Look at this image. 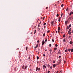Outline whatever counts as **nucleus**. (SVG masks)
<instances>
[{
  "label": "nucleus",
  "instance_id": "1",
  "mask_svg": "<svg viewBox=\"0 0 73 73\" xmlns=\"http://www.w3.org/2000/svg\"><path fill=\"white\" fill-rule=\"evenodd\" d=\"M36 71H37L38 70L40 71V68H38V67H37L36 68Z\"/></svg>",
  "mask_w": 73,
  "mask_h": 73
},
{
  "label": "nucleus",
  "instance_id": "2",
  "mask_svg": "<svg viewBox=\"0 0 73 73\" xmlns=\"http://www.w3.org/2000/svg\"><path fill=\"white\" fill-rule=\"evenodd\" d=\"M73 17L72 16H70L69 17V19H68V20L69 21H70V20H71V19H72V18Z\"/></svg>",
  "mask_w": 73,
  "mask_h": 73
},
{
  "label": "nucleus",
  "instance_id": "3",
  "mask_svg": "<svg viewBox=\"0 0 73 73\" xmlns=\"http://www.w3.org/2000/svg\"><path fill=\"white\" fill-rule=\"evenodd\" d=\"M56 65H57L56 64H54L52 66L53 68H55V67H56Z\"/></svg>",
  "mask_w": 73,
  "mask_h": 73
},
{
  "label": "nucleus",
  "instance_id": "4",
  "mask_svg": "<svg viewBox=\"0 0 73 73\" xmlns=\"http://www.w3.org/2000/svg\"><path fill=\"white\" fill-rule=\"evenodd\" d=\"M43 69H46V66L45 65H44L43 66Z\"/></svg>",
  "mask_w": 73,
  "mask_h": 73
},
{
  "label": "nucleus",
  "instance_id": "5",
  "mask_svg": "<svg viewBox=\"0 0 73 73\" xmlns=\"http://www.w3.org/2000/svg\"><path fill=\"white\" fill-rule=\"evenodd\" d=\"M65 24H66L67 25L68 24V21H66L65 22Z\"/></svg>",
  "mask_w": 73,
  "mask_h": 73
},
{
  "label": "nucleus",
  "instance_id": "6",
  "mask_svg": "<svg viewBox=\"0 0 73 73\" xmlns=\"http://www.w3.org/2000/svg\"><path fill=\"white\" fill-rule=\"evenodd\" d=\"M44 44H45V41H42V45H43Z\"/></svg>",
  "mask_w": 73,
  "mask_h": 73
},
{
  "label": "nucleus",
  "instance_id": "7",
  "mask_svg": "<svg viewBox=\"0 0 73 73\" xmlns=\"http://www.w3.org/2000/svg\"><path fill=\"white\" fill-rule=\"evenodd\" d=\"M68 33L70 35L72 34V33L68 31Z\"/></svg>",
  "mask_w": 73,
  "mask_h": 73
},
{
  "label": "nucleus",
  "instance_id": "8",
  "mask_svg": "<svg viewBox=\"0 0 73 73\" xmlns=\"http://www.w3.org/2000/svg\"><path fill=\"white\" fill-rule=\"evenodd\" d=\"M53 23H54V21H53L51 23V25H53Z\"/></svg>",
  "mask_w": 73,
  "mask_h": 73
},
{
  "label": "nucleus",
  "instance_id": "9",
  "mask_svg": "<svg viewBox=\"0 0 73 73\" xmlns=\"http://www.w3.org/2000/svg\"><path fill=\"white\" fill-rule=\"evenodd\" d=\"M70 44H73V42L70 41Z\"/></svg>",
  "mask_w": 73,
  "mask_h": 73
},
{
  "label": "nucleus",
  "instance_id": "10",
  "mask_svg": "<svg viewBox=\"0 0 73 73\" xmlns=\"http://www.w3.org/2000/svg\"><path fill=\"white\" fill-rule=\"evenodd\" d=\"M60 27H58V32H60Z\"/></svg>",
  "mask_w": 73,
  "mask_h": 73
},
{
  "label": "nucleus",
  "instance_id": "11",
  "mask_svg": "<svg viewBox=\"0 0 73 73\" xmlns=\"http://www.w3.org/2000/svg\"><path fill=\"white\" fill-rule=\"evenodd\" d=\"M72 31V29H71V28H70L68 32H71V31Z\"/></svg>",
  "mask_w": 73,
  "mask_h": 73
},
{
  "label": "nucleus",
  "instance_id": "12",
  "mask_svg": "<svg viewBox=\"0 0 73 73\" xmlns=\"http://www.w3.org/2000/svg\"><path fill=\"white\" fill-rule=\"evenodd\" d=\"M58 54H61V52H60V50H59V51L58 52Z\"/></svg>",
  "mask_w": 73,
  "mask_h": 73
},
{
  "label": "nucleus",
  "instance_id": "13",
  "mask_svg": "<svg viewBox=\"0 0 73 73\" xmlns=\"http://www.w3.org/2000/svg\"><path fill=\"white\" fill-rule=\"evenodd\" d=\"M25 67V66L23 65L22 67V69H24V67Z\"/></svg>",
  "mask_w": 73,
  "mask_h": 73
},
{
  "label": "nucleus",
  "instance_id": "14",
  "mask_svg": "<svg viewBox=\"0 0 73 73\" xmlns=\"http://www.w3.org/2000/svg\"><path fill=\"white\" fill-rule=\"evenodd\" d=\"M54 50H57V48H54Z\"/></svg>",
  "mask_w": 73,
  "mask_h": 73
},
{
  "label": "nucleus",
  "instance_id": "15",
  "mask_svg": "<svg viewBox=\"0 0 73 73\" xmlns=\"http://www.w3.org/2000/svg\"><path fill=\"white\" fill-rule=\"evenodd\" d=\"M47 66H48V68H50V65H49V64H48L47 65Z\"/></svg>",
  "mask_w": 73,
  "mask_h": 73
},
{
  "label": "nucleus",
  "instance_id": "16",
  "mask_svg": "<svg viewBox=\"0 0 73 73\" xmlns=\"http://www.w3.org/2000/svg\"><path fill=\"white\" fill-rule=\"evenodd\" d=\"M45 36V33H44L43 35V36L44 37Z\"/></svg>",
  "mask_w": 73,
  "mask_h": 73
},
{
  "label": "nucleus",
  "instance_id": "17",
  "mask_svg": "<svg viewBox=\"0 0 73 73\" xmlns=\"http://www.w3.org/2000/svg\"><path fill=\"white\" fill-rule=\"evenodd\" d=\"M61 62V60H59V62L60 64V62Z\"/></svg>",
  "mask_w": 73,
  "mask_h": 73
},
{
  "label": "nucleus",
  "instance_id": "18",
  "mask_svg": "<svg viewBox=\"0 0 73 73\" xmlns=\"http://www.w3.org/2000/svg\"><path fill=\"white\" fill-rule=\"evenodd\" d=\"M70 49H68V51H69V52H70Z\"/></svg>",
  "mask_w": 73,
  "mask_h": 73
},
{
  "label": "nucleus",
  "instance_id": "19",
  "mask_svg": "<svg viewBox=\"0 0 73 73\" xmlns=\"http://www.w3.org/2000/svg\"><path fill=\"white\" fill-rule=\"evenodd\" d=\"M71 52H73V48H72V49L71 50Z\"/></svg>",
  "mask_w": 73,
  "mask_h": 73
},
{
  "label": "nucleus",
  "instance_id": "20",
  "mask_svg": "<svg viewBox=\"0 0 73 73\" xmlns=\"http://www.w3.org/2000/svg\"><path fill=\"white\" fill-rule=\"evenodd\" d=\"M49 51H50V52H52V50L51 49H50L49 50Z\"/></svg>",
  "mask_w": 73,
  "mask_h": 73
},
{
  "label": "nucleus",
  "instance_id": "21",
  "mask_svg": "<svg viewBox=\"0 0 73 73\" xmlns=\"http://www.w3.org/2000/svg\"><path fill=\"white\" fill-rule=\"evenodd\" d=\"M27 66H26L25 68V69H27Z\"/></svg>",
  "mask_w": 73,
  "mask_h": 73
},
{
  "label": "nucleus",
  "instance_id": "22",
  "mask_svg": "<svg viewBox=\"0 0 73 73\" xmlns=\"http://www.w3.org/2000/svg\"><path fill=\"white\" fill-rule=\"evenodd\" d=\"M71 14H72V12H71L70 13V14H69V15L70 16L71 15Z\"/></svg>",
  "mask_w": 73,
  "mask_h": 73
},
{
  "label": "nucleus",
  "instance_id": "23",
  "mask_svg": "<svg viewBox=\"0 0 73 73\" xmlns=\"http://www.w3.org/2000/svg\"><path fill=\"white\" fill-rule=\"evenodd\" d=\"M69 28H70L71 27V24H70L69 26Z\"/></svg>",
  "mask_w": 73,
  "mask_h": 73
},
{
  "label": "nucleus",
  "instance_id": "24",
  "mask_svg": "<svg viewBox=\"0 0 73 73\" xmlns=\"http://www.w3.org/2000/svg\"><path fill=\"white\" fill-rule=\"evenodd\" d=\"M26 50H28V47L27 46L26 47Z\"/></svg>",
  "mask_w": 73,
  "mask_h": 73
},
{
  "label": "nucleus",
  "instance_id": "25",
  "mask_svg": "<svg viewBox=\"0 0 73 73\" xmlns=\"http://www.w3.org/2000/svg\"><path fill=\"white\" fill-rule=\"evenodd\" d=\"M68 51V50H65V52H67V51Z\"/></svg>",
  "mask_w": 73,
  "mask_h": 73
},
{
  "label": "nucleus",
  "instance_id": "26",
  "mask_svg": "<svg viewBox=\"0 0 73 73\" xmlns=\"http://www.w3.org/2000/svg\"><path fill=\"white\" fill-rule=\"evenodd\" d=\"M45 41L46 42V41H47V39L46 38V39L45 40Z\"/></svg>",
  "mask_w": 73,
  "mask_h": 73
},
{
  "label": "nucleus",
  "instance_id": "27",
  "mask_svg": "<svg viewBox=\"0 0 73 73\" xmlns=\"http://www.w3.org/2000/svg\"><path fill=\"white\" fill-rule=\"evenodd\" d=\"M59 16V15H58V14H57L56 15V17H58V16Z\"/></svg>",
  "mask_w": 73,
  "mask_h": 73
},
{
  "label": "nucleus",
  "instance_id": "28",
  "mask_svg": "<svg viewBox=\"0 0 73 73\" xmlns=\"http://www.w3.org/2000/svg\"><path fill=\"white\" fill-rule=\"evenodd\" d=\"M58 46V45H57V44H55V46H56V47H57Z\"/></svg>",
  "mask_w": 73,
  "mask_h": 73
},
{
  "label": "nucleus",
  "instance_id": "29",
  "mask_svg": "<svg viewBox=\"0 0 73 73\" xmlns=\"http://www.w3.org/2000/svg\"><path fill=\"white\" fill-rule=\"evenodd\" d=\"M69 27H68V26H67V29H69Z\"/></svg>",
  "mask_w": 73,
  "mask_h": 73
},
{
  "label": "nucleus",
  "instance_id": "30",
  "mask_svg": "<svg viewBox=\"0 0 73 73\" xmlns=\"http://www.w3.org/2000/svg\"><path fill=\"white\" fill-rule=\"evenodd\" d=\"M37 60H38V59H39V57L38 56L37 57Z\"/></svg>",
  "mask_w": 73,
  "mask_h": 73
},
{
  "label": "nucleus",
  "instance_id": "31",
  "mask_svg": "<svg viewBox=\"0 0 73 73\" xmlns=\"http://www.w3.org/2000/svg\"><path fill=\"white\" fill-rule=\"evenodd\" d=\"M63 41H64V42H65V41H66V40H65V39H64L63 40Z\"/></svg>",
  "mask_w": 73,
  "mask_h": 73
},
{
  "label": "nucleus",
  "instance_id": "32",
  "mask_svg": "<svg viewBox=\"0 0 73 73\" xmlns=\"http://www.w3.org/2000/svg\"><path fill=\"white\" fill-rule=\"evenodd\" d=\"M49 32H50V31L49 30L47 32V33H49Z\"/></svg>",
  "mask_w": 73,
  "mask_h": 73
},
{
  "label": "nucleus",
  "instance_id": "33",
  "mask_svg": "<svg viewBox=\"0 0 73 73\" xmlns=\"http://www.w3.org/2000/svg\"><path fill=\"white\" fill-rule=\"evenodd\" d=\"M63 37H65V34H64Z\"/></svg>",
  "mask_w": 73,
  "mask_h": 73
},
{
  "label": "nucleus",
  "instance_id": "34",
  "mask_svg": "<svg viewBox=\"0 0 73 73\" xmlns=\"http://www.w3.org/2000/svg\"><path fill=\"white\" fill-rule=\"evenodd\" d=\"M36 27H37V26H35L34 27V29H35V28Z\"/></svg>",
  "mask_w": 73,
  "mask_h": 73
},
{
  "label": "nucleus",
  "instance_id": "35",
  "mask_svg": "<svg viewBox=\"0 0 73 73\" xmlns=\"http://www.w3.org/2000/svg\"><path fill=\"white\" fill-rule=\"evenodd\" d=\"M52 46V44H50L49 45V46L50 47Z\"/></svg>",
  "mask_w": 73,
  "mask_h": 73
},
{
  "label": "nucleus",
  "instance_id": "36",
  "mask_svg": "<svg viewBox=\"0 0 73 73\" xmlns=\"http://www.w3.org/2000/svg\"><path fill=\"white\" fill-rule=\"evenodd\" d=\"M43 25H46V23H44V24H43Z\"/></svg>",
  "mask_w": 73,
  "mask_h": 73
},
{
  "label": "nucleus",
  "instance_id": "37",
  "mask_svg": "<svg viewBox=\"0 0 73 73\" xmlns=\"http://www.w3.org/2000/svg\"><path fill=\"white\" fill-rule=\"evenodd\" d=\"M63 6H64V4L62 5H61V7H63Z\"/></svg>",
  "mask_w": 73,
  "mask_h": 73
},
{
  "label": "nucleus",
  "instance_id": "38",
  "mask_svg": "<svg viewBox=\"0 0 73 73\" xmlns=\"http://www.w3.org/2000/svg\"><path fill=\"white\" fill-rule=\"evenodd\" d=\"M52 42H54V39H52Z\"/></svg>",
  "mask_w": 73,
  "mask_h": 73
},
{
  "label": "nucleus",
  "instance_id": "39",
  "mask_svg": "<svg viewBox=\"0 0 73 73\" xmlns=\"http://www.w3.org/2000/svg\"><path fill=\"white\" fill-rule=\"evenodd\" d=\"M58 58H61V56H59Z\"/></svg>",
  "mask_w": 73,
  "mask_h": 73
},
{
  "label": "nucleus",
  "instance_id": "40",
  "mask_svg": "<svg viewBox=\"0 0 73 73\" xmlns=\"http://www.w3.org/2000/svg\"><path fill=\"white\" fill-rule=\"evenodd\" d=\"M39 41H40V40H38L37 41V42H38H38H39Z\"/></svg>",
  "mask_w": 73,
  "mask_h": 73
},
{
  "label": "nucleus",
  "instance_id": "41",
  "mask_svg": "<svg viewBox=\"0 0 73 73\" xmlns=\"http://www.w3.org/2000/svg\"><path fill=\"white\" fill-rule=\"evenodd\" d=\"M46 27V26H45V25L44 26V29H45V27Z\"/></svg>",
  "mask_w": 73,
  "mask_h": 73
},
{
  "label": "nucleus",
  "instance_id": "42",
  "mask_svg": "<svg viewBox=\"0 0 73 73\" xmlns=\"http://www.w3.org/2000/svg\"><path fill=\"white\" fill-rule=\"evenodd\" d=\"M62 15H63V13H62V14H61V17H62Z\"/></svg>",
  "mask_w": 73,
  "mask_h": 73
},
{
  "label": "nucleus",
  "instance_id": "43",
  "mask_svg": "<svg viewBox=\"0 0 73 73\" xmlns=\"http://www.w3.org/2000/svg\"><path fill=\"white\" fill-rule=\"evenodd\" d=\"M70 37H71V36H69L68 38H70Z\"/></svg>",
  "mask_w": 73,
  "mask_h": 73
},
{
  "label": "nucleus",
  "instance_id": "44",
  "mask_svg": "<svg viewBox=\"0 0 73 73\" xmlns=\"http://www.w3.org/2000/svg\"><path fill=\"white\" fill-rule=\"evenodd\" d=\"M36 48H37V47H38V45H37L36 46Z\"/></svg>",
  "mask_w": 73,
  "mask_h": 73
},
{
  "label": "nucleus",
  "instance_id": "45",
  "mask_svg": "<svg viewBox=\"0 0 73 73\" xmlns=\"http://www.w3.org/2000/svg\"><path fill=\"white\" fill-rule=\"evenodd\" d=\"M43 56L44 57H45V54H43Z\"/></svg>",
  "mask_w": 73,
  "mask_h": 73
},
{
  "label": "nucleus",
  "instance_id": "46",
  "mask_svg": "<svg viewBox=\"0 0 73 73\" xmlns=\"http://www.w3.org/2000/svg\"><path fill=\"white\" fill-rule=\"evenodd\" d=\"M66 11H68V9H66Z\"/></svg>",
  "mask_w": 73,
  "mask_h": 73
},
{
  "label": "nucleus",
  "instance_id": "47",
  "mask_svg": "<svg viewBox=\"0 0 73 73\" xmlns=\"http://www.w3.org/2000/svg\"><path fill=\"white\" fill-rule=\"evenodd\" d=\"M50 71H48V73H50Z\"/></svg>",
  "mask_w": 73,
  "mask_h": 73
},
{
  "label": "nucleus",
  "instance_id": "48",
  "mask_svg": "<svg viewBox=\"0 0 73 73\" xmlns=\"http://www.w3.org/2000/svg\"><path fill=\"white\" fill-rule=\"evenodd\" d=\"M50 68L52 69V66H51L50 67Z\"/></svg>",
  "mask_w": 73,
  "mask_h": 73
},
{
  "label": "nucleus",
  "instance_id": "49",
  "mask_svg": "<svg viewBox=\"0 0 73 73\" xmlns=\"http://www.w3.org/2000/svg\"><path fill=\"white\" fill-rule=\"evenodd\" d=\"M36 33V31H35V33H34V34H35V33Z\"/></svg>",
  "mask_w": 73,
  "mask_h": 73
},
{
  "label": "nucleus",
  "instance_id": "50",
  "mask_svg": "<svg viewBox=\"0 0 73 73\" xmlns=\"http://www.w3.org/2000/svg\"><path fill=\"white\" fill-rule=\"evenodd\" d=\"M56 73H58V71H57Z\"/></svg>",
  "mask_w": 73,
  "mask_h": 73
},
{
  "label": "nucleus",
  "instance_id": "51",
  "mask_svg": "<svg viewBox=\"0 0 73 73\" xmlns=\"http://www.w3.org/2000/svg\"><path fill=\"white\" fill-rule=\"evenodd\" d=\"M38 27H40V25H38Z\"/></svg>",
  "mask_w": 73,
  "mask_h": 73
},
{
  "label": "nucleus",
  "instance_id": "52",
  "mask_svg": "<svg viewBox=\"0 0 73 73\" xmlns=\"http://www.w3.org/2000/svg\"><path fill=\"white\" fill-rule=\"evenodd\" d=\"M46 9H48V7H46Z\"/></svg>",
  "mask_w": 73,
  "mask_h": 73
},
{
  "label": "nucleus",
  "instance_id": "53",
  "mask_svg": "<svg viewBox=\"0 0 73 73\" xmlns=\"http://www.w3.org/2000/svg\"><path fill=\"white\" fill-rule=\"evenodd\" d=\"M71 14H73V12H71Z\"/></svg>",
  "mask_w": 73,
  "mask_h": 73
},
{
  "label": "nucleus",
  "instance_id": "54",
  "mask_svg": "<svg viewBox=\"0 0 73 73\" xmlns=\"http://www.w3.org/2000/svg\"><path fill=\"white\" fill-rule=\"evenodd\" d=\"M61 71H62L61 70V71H60V73H62Z\"/></svg>",
  "mask_w": 73,
  "mask_h": 73
},
{
  "label": "nucleus",
  "instance_id": "55",
  "mask_svg": "<svg viewBox=\"0 0 73 73\" xmlns=\"http://www.w3.org/2000/svg\"><path fill=\"white\" fill-rule=\"evenodd\" d=\"M55 62H56V61H54L53 62V63H55Z\"/></svg>",
  "mask_w": 73,
  "mask_h": 73
},
{
  "label": "nucleus",
  "instance_id": "56",
  "mask_svg": "<svg viewBox=\"0 0 73 73\" xmlns=\"http://www.w3.org/2000/svg\"><path fill=\"white\" fill-rule=\"evenodd\" d=\"M38 31H40V29L39 28H38Z\"/></svg>",
  "mask_w": 73,
  "mask_h": 73
},
{
  "label": "nucleus",
  "instance_id": "57",
  "mask_svg": "<svg viewBox=\"0 0 73 73\" xmlns=\"http://www.w3.org/2000/svg\"><path fill=\"white\" fill-rule=\"evenodd\" d=\"M45 19V17H44L43 18V20H44V19Z\"/></svg>",
  "mask_w": 73,
  "mask_h": 73
},
{
  "label": "nucleus",
  "instance_id": "58",
  "mask_svg": "<svg viewBox=\"0 0 73 73\" xmlns=\"http://www.w3.org/2000/svg\"><path fill=\"white\" fill-rule=\"evenodd\" d=\"M61 20H60V19H58V21H60Z\"/></svg>",
  "mask_w": 73,
  "mask_h": 73
},
{
  "label": "nucleus",
  "instance_id": "59",
  "mask_svg": "<svg viewBox=\"0 0 73 73\" xmlns=\"http://www.w3.org/2000/svg\"><path fill=\"white\" fill-rule=\"evenodd\" d=\"M30 59V57H29V60Z\"/></svg>",
  "mask_w": 73,
  "mask_h": 73
},
{
  "label": "nucleus",
  "instance_id": "60",
  "mask_svg": "<svg viewBox=\"0 0 73 73\" xmlns=\"http://www.w3.org/2000/svg\"><path fill=\"white\" fill-rule=\"evenodd\" d=\"M56 33H57V31H56Z\"/></svg>",
  "mask_w": 73,
  "mask_h": 73
},
{
  "label": "nucleus",
  "instance_id": "61",
  "mask_svg": "<svg viewBox=\"0 0 73 73\" xmlns=\"http://www.w3.org/2000/svg\"><path fill=\"white\" fill-rule=\"evenodd\" d=\"M47 51V50H45V51L46 52V51Z\"/></svg>",
  "mask_w": 73,
  "mask_h": 73
},
{
  "label": "nucleus",
  "instance_id": "62",
  "mask_svg": "<svg viewBox=\"0 0 73 73\" xmlns=\"http://www.w3.org/2000/svg\"><path fill=\"white\" fill-rule=\"evenodd\" d=\"M56 5H56V4H55V6H56Z\"/></svg>",
  "mask_w": 73,
  "mask_h": 73
},
{
  "label": "nucleus",
  "instance_id": "63",
  "mask_svg": "<svg viewBox=\"0 0 73 73\" xmlns=\"http://www.w3.org/2000/svg\"><path fill=\"white\" fill-rule=\"evenodd\" d=\"M40 23H41V22H40V23H39V24H40Z\"/></svg>",
  "mask_w": 73,
  "mask_h": 73
},
{
  "label": "nucleus",
  "instance_id": "64",
  "mask_svg": "<svg viewBox=\"0 0 73 73\" xmlns=\"http://www.w3.org/2000/svg\"><path fill=\"white\" fill-rule=\"evenodd\" d=\"M73 33V32L72 31V33Z\"/></svg>",
  "mask_w": 73,
  "mask_h": 73
}]
</instances>
